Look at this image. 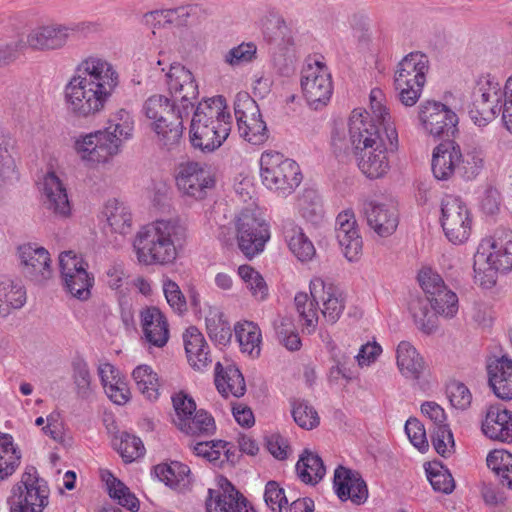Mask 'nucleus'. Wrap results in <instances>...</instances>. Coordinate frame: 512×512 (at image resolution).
Masks as SVG:
<instances>
[{
	"label": "nucleus",
	"mask_w": 512,
	"mask_h": 512,
	"mask_svg": "<svg viewBox=\"0 0 512 512\" xmlns=\"http://www.w3.org/2000/svg\"><path fill=\"white\" fill-rule=\"evenodd\" d=\"M165 77L173 102L164 95H152L144 102L143 112L152 120L158 145L170 151L180 142L183 119L194 108L199 91L193 74L179 63L171 64Z\"/></svg>",
	"instance_id": "obj_1"
},
{
	"label": "nucleus",
	"mask_w": 512,
	"mask_h": 512,
	"mask_svg": "<svg viewBox=\"0 0 512 512\" xmlns=\"http://www.w3.org/2000/svg\"><path fill=\"white\" fill-rule=\"evenodd\" d=\"M331 145L336 157L344 159L352 153L360 171L370 179H377L389 169L387 154L397 150L398 133L391 125L383 133L379 125L354 112L349 118L348 137L344 130L335 129Z\"/></svg>",
	"instance_id": "obj_2"
},
{
	"label": "nucleus",
	"mask_w": 512,
	"mask_h": 512,
	"mask_svg": "<svg viewBox=\"0 0 512 512\" xmlns=\"http://www.w3.org/2000/svg\"><path fill=\"white\" fill-rule=\"evenodd\" d=\"M119 83V73L108 60L96 55L83 59L64 88L68 113L79 119L95 116L104 109Z\"/></svg>",
	"instance_id": "obj_3"
},
{
	"label": "nucleus",
	"mask_w": 512,
	"mask_h": 512,
	"mask_svg": "<svg viewBox=\"0 0 512 512\" xmlns=\"http://www.w3.org/2000/svg\"><path fill=\"white\" fill-rule=\"evenodd\" d=\"M418 282L426 294V299H413L409 309L418 329L425 334H431L438 327L439 316L450 319L457 314L458 297L431 268L420 270Z\"/></svg>",
	"instance_id": "obj_4"
},
{
	"label": "nucleus",
	"mask_w": 512,
	"mask_h": 512,
	"mask_svg": "<svg viewBox=\"0 0 512 512\" xmlns=\"http://www.w3.org/2000/svg\"><path fill=\"white\" fill-rule=\"evenodd\" d=\"M134 121L130 113L119 110L108 127L89 134L80 135L75 141V150L89 166L108 163L120 152L124 140L132 137Z\"/></svg>",
	"instance_id": "obj_5"
},
{
	"label": "nucleus",
	"mask_w": 512,
	"mask_h": 512,
	"mask_svg": "<svg viewBox=\"0 0 512 512\" xmlns=\"http://www.w3.org/2000/svg\"><path fill=\"white\" fill-rule=\"evenodd\" d=\"M182 236L183 227L175 220H158L142 227L133 242L138 262L146 266L173 263Z\"/></svg>",
	"instance_id": "obj_6"
},
{
	"label": "nucleus",
	"mask_w": 512,
	"mask_h": 512,
	"mask_svg": "<svg viewBox=\"0 0 512 512\" xmlns=\"http://www.w3.org/2000/svg\"><path fill=\"white\" fill-rule=\"evenodd\" d=\"M222 96L209 98L197 105L190 125V142L203 152L218 149L231 131V115L225 112Z\"/></svg>",
	"instance_id": "obj_7"
},
{
	"label": "nucleus",
	"mask_w": 512,
	"mask_h": 512,
	"mask_svg": "<svg viewBox=\"0 0 512 512\" xmlns=\"http://www.w3.org/2000/svg\"><path fill=\"white\" fill-rule=\"evenodd\" d=\"M431 166L438 180H448L456 172L469 181L483 170L485 154L479 147H469L462 152L454 141H445L434 149Z\"/></svg>",
	"instance_id": "obj_8"
},
{
	"label": "nucleus",
	"mask_w": 512,
	"mask_h": 512,
	"mask_svg": "<svg viewBox=\"0 0 512 512\" xmlns=\"http://www.w3.org/2000/svg\"><path fill=\"white\" fill-rule=\"evenodd\" d=\"M475 280L481 286L491 287L496 282L497 272L512 269V232L485 239L474 255Z\"/></svg>",
	"instance_id": "obj_9"
},
{
	"label": "nucleus",
	"mask_w": 512,
	"mask_h": 512,
	"mask_svg": "<svg viewBox=\"0 0 512 512\" xmlns=\"http://www.w3.org/2000/svg\"><path fill=\"white\" fill-rule=\"evenodd\" d=\"M260 176L269 190L283 196L292 194L303 179L298 163L276 151L261 154Z\"/></svg>",
	"instance_id": "obj_10"
},
{
	"label": "nucleus",
	"mask_w": 512,
	"mask_h": 512,
	"mask_svg": "<svg viewBox=\"0 0 512 512\" xmlns=\"http://www.w3.org/2000/svg\"><path fill=\"white\" fill-rule=\"evenodd\" d=\"M428 69V57L419 51L409 53L398 63L394 86L403 105L411 107L417 103L426 83Z\"/></svg>",
	"instance_id": "obj_11"
},
{
	"label": "nucleus",
	"mask_w": 512,
	"mask_h": 512,
	"mask_svg": "<svg viewBox=\"0 0 512 512\" xmlns=\"http://www.w3.org/2000/svg\"><path fill=\"white\" fill-rule=\"evenodd\" d=\"M49 489L33 466L26 468L7 498L9 512H43L48 505Z\"/></svg>",
	"instance_id": "obj_12"
},
{
	"label": "nucleus",
	"mask_w": 512,
	"mask_h": 512,
	"mask_svg": "<svg viewBox=\"0 0 512 512\" xmlns=\"http://www.w3.org/2000/svg\"><path fill=\"white\" fill-rule=\"evenodd\" d=\"M234 114L240 136L253 145L265 143L269 137L257 102L247 93H237L234 100Z\"/></svg>",
	"instance_id": "obj_13"
},
{
	"label": "nucleus",
	"mask_w": 512,
	"mask_h": 512,
	"mask_svg": "<svg viewBox=\"0 0 512 512\" xmlns=\"http://www.w3.org/2000/svg\"><path fill=\"white\" fill-rule=\"evenodd\" d=\"M175 183L182 196L202 200L214 188L215 178L205 164L187 161L177 166Z\"/></svg>",
	"instance_id": "obj_14"
},
{
	"label": "nucleus",
	"mask_w": 512,
	"mask_h": 512,
	"mask_svg": "<svg viewBox=\"0 0 512 512\" xmlns=\"http://www.w3.org/2000/svg\"><path fill=\"white\" fill-rule=\"evenodd\" d=\"M96 27L90 22H82L71 25L50 24L39 26L30 31L27 35L26 44L33 50L49 51L62 48L69 36L82 33L85 34Z\"/></svg>",
	"instance_id": "obj_15"
},
{
	"label": "nucleus",
	"mask_w": 512,
	"mask_h": 512,
	"mask_svg": "<svg viewBox=\"0 0 512 512\" xmlns=\"http://www.w3.org/2000/svg\"><path fill=\"white\" fill-rule=\"evenodd\" d=\"M301 88L313 109L326 106L333 93L331 74L327 67L319 61L307 64L301 72Z\"/></svg>",
	"instance_id": "obj_16"
},
{
	"label": "nucleus",
	"mask_w": 512,
	"mask_h": 512,
	"mask_svg": "<svg viewBox=\"0 0 512 512\" xmlns=\"http://www.w3.org/2000/svg\"><path fill=\"white\" fill-rule=\"evenodd\" d=\"M418 119L425 132L434 137H450L457 132V114L440 101L421 102L418 106Z\"/></svg>",
	"instance_id": "obj_17"
},
{
	"label": "nucleus",
	"mask_w": 512,
	"mask_h": 512,
	"mask_svg": "<svg viewBox=\"0 0 512 512\" xmlns=\"http://www.w3.org/2000/svg\"><path fill=\"white\" fill-rule=\"evenodd\" d=\"M236 231L238 247L249 258L261 252L270 237L268 224L248 209L237 217Z\"/></svg>",
	"instance_id": "obj_18"
},
{
	"label": "nucleus",
	"mask_w": 512,
	"mask_h": 512,
	"mask_svg": "<svg viewBox=\"0 0 512 512\" xmlns=\"http://www.w3.org/2000/svg\"><path fill=\"white\" fill-rule=\"evenodd\" d=\"M441 225L450 242L459 244L468 239L471 218L467 206L460 198L446 195L442 199Z\"/></svg>",
	"instance_id": "obj_19"
},
{
	"label": "nucleus",
	"mask_w": 512,
	"mask_h": 512,
	"mask_svg": "<svg viewBox=\"0 0 512 512\" xmlns=\"http://www.w3.org/2000/svg\"><path fill=\"white\" fill-rule=\"evenodd\" d=\"M310 297L316 304L322 303L321 313L329 324L336 323L345 309L343 293L333 284H327L322 278L310 281Z\"/></svg>",
	"instance_id": "obj_20"
},
{
	"label": "nucleus",
	"mask_w": 512,
	"mask_h": 512,
	"mask_svg": "<svg viewBox=\"0 0 512 512\" xmlns=\"http://www.w3.org/2000/svg\"><path fill=\"white\" fill-rule=\"evenodd\" d=\"M363 213L367 225L381 237L392 235L398 227V210L392 201H367Z\"/></svg>",
	"instance_id": "obj_21"
},
{
	"label": "nucleus",
	"mask_w": 512,
	"mask_h": 512,
	"mask_svg": "<svg viewBox=\"0 0 512 512\" xmlns=\"http://www.w3.org/2000/svg\"><path fill=\"white\" fill-rule=\"evenodd\" d=\"M41 201L43 207L57 218L66 219L71 215V204L65 185L54 173L48 172L41 183Z\"/></svg>",
	"instance_id": "obj_22"
},
{
	"label": "nucleus",
	"mask_w": 512,
	"mask_h": 512,
	"mask_svg": "<svg viewBox=\"0 0 512 512\" xmlns=\"http://www.w3.org/2000/svg\"><path fill=\"white\" fill-rule=\"evenodd\" d=\"M18 253L23 273L32 281L40 284L51 277V259L45 248L27 243L19 246Z\"/></svg>",
	"instance_id": "obj_23"
},
{
	"label": "nucleus",
	"mask_w": 512,
	"mask_h": 512,
	"mask_svg": "<svg viewBox=\"0 0 512 512\" xmlns=\"http://www.w3.org/2000/svg\"><path fill=\"white\" fill-rule=\"evenodd\" d=\"M221 491L208 490V512H256L247 499L225 478L221 479Z\"/></svg>",
	"instance_id": "obj_24"
},
{
	"label": "nucleus",
	"mask_w": 512,
	"mask_h": 512,
	"mask_svg": "<svg viewBox=\"0 0 512 512\" xmlns=\"http://www.w3.org/2000/svg\"><path fill=\"white\" fill-rule=\"evenodd\" d=\"M488 88L479 87L473 92V101L469 109V115L478 126H484L495 119L502 110L500 103L501 93L496 86L487 84Z\"/></svg>",
	"instance_id": "obj_25"
},
{
	"label": "nucleus",
	"mask_w": 512,
	"mask_h": 512,
	"mask_svg": "<svg viewBox=\"0 0 512 512\" xmlns=\"http://www.w3.org/2000/svg\"><path fill=\"white\" fill-rule=\"evenodd\" d=\"M335 233L344 256L349 261L356 260L361 254L363 242L353 211L345 210L338 214Z\"/></svg>",
	"instance_id": "obj_26"
},
{
	"label": "nucleus",
	"mask_w": 512,
	"mask_h": 512,
	"mask_svg": "<svg viewBox=\"0 0 512 512\" xmlns=\"http://www.w3.org/2000/svg\"><path fill=\"white\" fill-rule=\"evenodd\" d=\"M334 489L337 496L346 501L350 499L359 505L368 498V488L365 481L358 473L352 472L343 466H339L334 473Z\"/></svg>",
	"instance_id": "obj_27"
},
{
	"label": "nucleus",
	"mask_w": 512,
	"mask_h": 512,
	"mask_svg": "<svg viewBox=\"0 0 512 512\" xmlns=\"http://www.w3.org/2000/svg\"><path fill=\"white\" fill-rule=\"evenodd\" d=\"M483 433L492 440L512 442V412L490 406L482 422Z\"/></svg>",
	"instance_id": "obj_28"
},
{
	"label": "nucleus",
	"mask_w": 512,
	"mask_h": 512,
	"mask_svg": "<svg viewBox=\"0 0 512 512\" xmlns=\"http://www.w3.org/2000/svg\"><path fill=\"white\" fill-rule=\"evenodd\" d=\"M489 386L502 400L512 399V360L507 357L495 359L487 366Z\"/></svg>",
	"instance_id": "obj_29"
},
{
	"label": "nucleus",
	"mask_w": 512,
	"mask_h": 512,
	"mask_svg": "<svg viewBox=\"0 0 512 512\" xmlns=\"http://www.w3.org/2000/svg\"><path fill=\"white\" fill-rule=\"evenodd\" d=\"M183 341L188 361L194 369L203 370L211 363L208 344L196 327L186 329Z\"/></svg>",
	"instance_id": "obj_30"
},
{
	"label": "nucleus",
	"mask_w": 512,
	"mask_h": 512,
	"mask_svg": "<svg viewBox=\"0 0 512 512\" xmlns=\"http://www.w3.org/2000/svg\"><path fill=\"white\" fill-rule=\"evenodd\" d=\"M142 329L146 340L157 347L164 346L169 338L166 318L156 307H150L141 313Z\"/></svg>",
	"instance_id": "obj_31"
},
{
	"label": "nucleus",
	"mask_w": 512,
	"mask_h": 512,
	"mask_svg": "<svg viewBox=\"0 0 512 512\" xmlns=\"http://www.w3.org/2000/svg\"><path fill=\"white\" fill-rule=\"evenodd\" d=\"M215 385L224 397L233 395L241 397L245 394L246 384L240 370L232 364L223 367L220 362L215 365Z\"/></svg>",
	"instance_id": "obj_32"
},
{
	"label": "nucleus",
	"mask_w": 512,
	"mask_h": 512,
	"mask_svg": "<svg viewBox=\"0 0 512 512\" xmlns=\"http://www.w3.org/2000/svg\"><path fill=\"white\" fill-rule=\"evenodd\" d=\"M283 235L293 255L301 262L311 261L316 255L312 241L305 235L303 229L293 221L283 225Z\"/></svg>",
	"instance_id": "obj_33"
},
{
	"label": "nucleus",
	"mask_w": 512,
	"mask_h": 512,
	"mask_svg": "<svg viewBox=\"0 0 512 512\" xmlns=\"http://www.w3.org/2000/svg\"><path fill=\"white\" fill-rule=\"evenodd\" d=\"M397 366L406 378L417 380L425 369L423 358L409 342L399 343L396 351Z\"/></svg>",
	"instance_id": "obj_34"
},
{
	"label": "nucleus",
	"mask_w": 512,
	"mask_h": 512,
	"mask_svg": "<svg viewBox=\"0 0 512 512\" xmlns=\"http://www.w3.org/2000/svg\"><path fill=\"white\" fill-rule=\"evenodd\" d=\"M296 471L302 482L315 485L323 479L325 466L318 454L305 449L296 464Z\"/></svg>",
	"instance_id": "obj_35"
},
{
	"label": "nucleus",
	"mask_w": 512,
	"mask_h": 512,
	"mask_svg": "<svg viewBox=\"0 0 512 512\" xmlns=\"http://www.w3.org/2000/svg\"><path fill=\"white\" fill-rule=\"evenodd\" d=\"M111 231L120 235L129 234L132 230V215L128 207L113 199L109 200L103 210Z\"/></svg>",
	"instance_id": "obj_36"
},
{
	"label": "nucleus",
	"mask_w": 512,
	"mask_h": 512,
	"mask_svg": "<svg viewBox=\"0 0 512 512\" xmlns=\"http://www.w3.org/2000/svg\"><path fill=\"white\" fill-rule=\"evenodd\" d=\"M154 473L160 481L173 488L182 489L191 483L190 468L178 461L171 462L169 465H156Z\"/></svg>",
	"instance_id": "obj_37"
},
{
	"label": "nucleus",
	"mask_w": 512,
	"mask_h": 512,
	"mask_svg": "<svg viewBox=\"0 0 512 512\" xmlns=\"http://www.w3.org/2000/svg\"><path fill=\"white\" fill-rule=\"evenodd\" d=\"M176 426L191 436H209L216 430L214 418L203 409L196 410L186 419L180 418V421H176Z\"/></svg>",
	"instance_id": "obj_38"
},
{
	"label": "nucleus",
	"mask_w": 512,
	"mask_h": 512,
	"mask_svg": "<svg viewBox=\"0 0 512 512\" xmlns=\"http://www.w3.org/2000/svg\"><path fill=\"white\" fill-rule=\"evenodd\" d=\"M25 303L23 286L10 279L0 280V316L7 317L13 309H20Z\"/></svg>",
	"instance_id": "obj_39"
},
{
	"label": "nucleus",
	"mask_w": 512,
	"mask_h": 512,
	"mask_svg": "<svg viewBox=\"0 0 512 512\" xmlns=\"http://www.w3.org/2000/svg\"><path fill=\"white\" fill-rule=\"evenodd\" d=\"M206 330L210 339L218 345H227L232 338V330L224 313L216 307H210L206 317Z\"/></svg>",
	"instance_id": "obj_40"
},
{
	"label": "nucleus",
	"mask_w": 512,
	"mask_h": 512,
	"mask_svg": "<svg viewBox=\"0 0 512 512\" xmlns=\"http://www.w3.org/2000/svg\"><path fill=\"white\" fill-rule=\"evenodd\" d=\"M234 331L243 352L251 356H258L260 354L262 335L257 324L251 321L237 323L234 327Z\"/></svg>",
	"instance_id": "obj_41"
},
{
	"label": "nucleus",
	"mask_w": 512,
	"mask_h": 512,
	"mask_svg": "<svg viewBox=\"0 0 512 512\" xmlns=\"http://www.w3.org/2000/svg\"><path fill=\"white\" fill-rule=\"evenodd\" d=\"M21 452L10 434H0V481L11 476L19 466Z\"/></svg>",
	"instance_id": "obj_42"
},
{
	"label": "nucleus",
	"mask_w": 512,
	"mask_h": 512,
	"mask_svg": "<svg viewBox=\"0 0 512 512\" xmlns=\"http://www.w3.org/2000/svg\"><path fill=\"white\" fill-rule=\"evenodd\" d=\"M132 377L141 394L151 401L158 399L160 384L157 374L150 366H137L132 372Z\"/></svg>",
	"instance_id": "obj_43"
},
{
	"label": "nucleus",
	"mask_w": 512,
	"mask_h": 512,
	"mask_svg": "<svg viewBox=\"0 0 512 512\" xmlns=\"http://www.w3.org/2000/svg\"><path fill=\"white\" fill-rule=\"evenodd\" d=\"M71 378L75 386V392L81 399H88L92 394V376L87 362L76 357L71 362Z\"/></svg>",
	"instance_id": "obj_44"
},
{
	"label": "nucleus",
	"mask_w": 512,
	"mask_h": 512,
	"mask_svg": "<svg viewBox=\"0 0 512 512\" xmlns=\"http://www.w3.org/2000/svg\"><path fill=\"white\" fill-rule=\"evenodd\" d=\"M113 446L126 463L135 461L145 453V447L141 439L127 432L115 436Z\"/></svg>",
	"instance_id": "obj_45"
},
{
	"label": "nucleus",
	"mask_w": 512,
	"mask_h": 512,
	"mask_svg": "<svg viewBox=\"0 0 512 512\" xmlns=\"http://www.w3.org/2000/svg\"><path fill=\"white\" fill-rule=\"evenodd\" d=\"M382 91L380 89H373L370 93V109L371 114L368 112H361L358 110H354V112L360 113L363 118L367 121H373L376 125H379L382 132L386 133V128L391 125L395 126L394 122L391 120V116L387 111L386 107L383 106L382 99Z\"/></svg>",
	"instance_id": "obj_46"
},
{
	"label": "nucleus",
	"mask_w": 512,
	"mask_h": 512,
	"mask_svg": "<svg viewBox=\"0 0 512 512\" xmlns=\"http://www.w3.org/2000/svg\"><path fill=\"white\" fill-rule=\"evenodd\" d=\"M106 484L111 498L116 499L118 504L127 508L131 512H136L139 509V500L131 493L129 488L114 477L111 473H107Z\"/></svg>",
	"instance_id": "obj_47"
},
{
	"label": "nucleus",
	"mask_w": 512,
	"mask_h": 512,
	"mask_svg": "<svg viewBox=\"0 0 512 512\" xmlns=\"http://www.w3.org/2000/svg\"><path fill=\"white\" fill-rule=\"evenodd\" d=\"M427 478L435 491L450 494L454 488L455 483L451 473L440 462L428 463L425 468Z\"/></svg>",
	"instance_id": "obj_48"
},
{
	"label": "nucleus",
	"mask_w": 512,
	"mask_h": 512,
	"mask_svg": "<svg viewBox=\"0 0 512 512\" xmlns=\"http://www.w3.org/2000/svg\"><path fill=\"white\" fill-rule=\"evenodd\" d=\"M294 303L301 320L304 321V330L308 334L313 333L318 323V304H316L313 298L310 299L307 293H297Z\"/></svg>",
	"instance_id": "obj_49"
},
{
	"label": "nucleus",
	"mask_w": 512,
	"mask_h": 512,
	"mask_svg": "<svg viewBox=\"0 0 512 512\" xmlns=\"http://www.w3.org/2000/svg\"><path fill=\"white\" fill-rule=\"evenodd\" d=\"M298 205L302 216L311 222H318L323 217L321 199L314 189H305L299 197Z\"/></svg>",
	"instance_id": "obj_50"
},
{
	"label": "nucleus",
	"mask_w": 512,
	"mask_h": 512,
	"mask_svg": "<svg viewBox=\"0 0 512 512\" xmlns=\"http://www.w3.org/2000/svg\"><path fill=\"white\" fill-rule=\"evenodd\" d=\"M274 328L280 343L289 351H297L302 343L293 321L288 317H282L274 322Z\"/></svg>",
	"instance_id": "obj_51"
},
{
	"label": "nucleus",
	"mask_w": 512,
	"mask_h": 512,
	"mask_svg": "<svg viewBox=\"0 0 512 512\" xmlns=\"http://www.w3.org/2000/svg\"><path fill=\"white\" fill-rule=\"evenodd\" d=\"M256 58V44L254 42H243L225 53L224 62L231 67H239L253 62Z\"/></svg>",
	"instance_id": "obj_52"
},
{
	"label": "nucleus",
	"mask_w": 512,
	"mask_h": 512,
	"mask_svg": "<svg viewBox=\"0 0 512 512\" xmlns=\"http://www.w3.org/2000/svg\"><path fill=\"white\" fill-rule=\"evenodd\" d=\"M292 416L301 428L311 430L319 425L318 413L307 401L295 400L292 403Z\"/></svg>",
	"instance_id": "obj_53"
},
{
	"label": "nucleus",
	"mask_w": 512,
	"mask_h": 512,
	"mask_svg": "<svg viewBox=\"0 0 512 512\" xmlns=\"http://www.w3.org/2000/svg\"><path fill=\"white\" fill-rule=\"evenodd\" d=\"M67 291L75 298L85 301L91 296L94 277L87 270H80L72 282H64Z\"/></svg>",
	"instance_id": "obj_54"
},
{
	"label": "nucleus",
	"mask_w": 512,
	"mask_h": 512,
	"mask_svg": "<svg viewBox=\"0 0 512 512\" xmlns=\"http://www.w3.org/2000/svg\"><path fill=\"white\" fill-rule=\"evenodd\" d=\"M61 276L64 282H72L80 270H87V263L72 251L62 252L59 256Z\"/></svg>",
	"instance_id": "obj_55"
},
{
	"label": "nucleus",
	"mask_w": 512,
	"mask_h": 512,
	"mask_svg": "<svg viewBox=\"0 0 512 512\" xmlns=\"http://www.w3.org/2000/svg\"><path fill=\"white\" fill-rule=\"evenodd\" d=\"M431 437L434 449L442 457H448L454 452V438L448 425L433 428Z\"/></svg>",
	"instance_id": "obj_56"
},
{
	"label": "nucleus",
	"mask_w": 512,
	"mask_h": 512,
	"mask_svg": "<svg viewBox=\"0 0 512 512\" xmlns=\"http://www.w3.org/2000/svg\"><path fill=\"white\" fill-rule=\"evenodd\" d=\"M264 500L272 512H284L288 499L284 489L275 481H269L265 486Z\"/></svg>",
	"instance_id": "obj_57"
},
{
	"label": "nucleus",
	"mask_w": 512,
	"mask_h": 512,
	"mask_svg": "<svg viewBox=\"0 0 512 512\" xmlns=\"http://www.w3.org/2000/svg\"><path fill=\"white\" fill-rule=\"evenodd\" d=\"M405 432L413 444L419 451L424 452L428 449V441L424 425L416 418H410L406 421Z\"/></svg>",
	"instance_id": "obj_58"
},
{
	"label": "nucleus",
	"mask_w": 512,
	"mask_h": 512,
	"mask_svg": "<svg viewBox=\"0 0 512 512\" xmlns=\"http://www.w3.org/2000/svg\"><path fill=\"white\" fill-rule=\"evenodd\" d=\"M447 395L451 405L457 409L464 410L468 408L472 401L469 389L459 382H453L448 386Z\"/></svg>",
	"instance_id": "obj_59"
},
{
	"label": "nucleus",
	"mask_w": 512,
	"mask_h": 512,
	"mask_svg": "<svg viewBox=\"0 0 512 512\" xmlns=\"http://www.w3.org/2000/svg\"><path fill=\"white\" fill-rule=\"evenodd\" d=\"M7 141L3 135L0 134V181L12 179L15 174V162L7 149Z\"/></svg>",
	"instance_id": "obj_60"
},
{
	"label": "nucleus",
	"mask_w": 512,
	"mask_h": 512,
	"mask_svg": "<svg viewBox=\"0 0 512 512\" xmlns=\"http://www.w3.org/2000/svg\"><path fill=\"white\" fill-rule=\"evenodd\" d=\"M172 402L176 412V418L174 419L175 424L176 421H180V418L186 419L196 411V403L194 399L184 392H179L173 396Z\"/></svg>",
	"instance_id": "obj_61"
},
{
	"label": "nucleus",
	"mask_w": 512,
	"mask_h": 512,
	"mask_svg": "<svg viewBox=\"0 0 512 512\" xmlns=\"http://www.w3.org/2000/svg\"><path fill=\"white\" fill-rule=\"evenodd\" d=\"M163 291L168 304L173 310L181 313L186 310V300L179 286L172 280H166L163 284Z\"/></svg>",
	"instance_id": "obj_62"
},
{
	"label": "nucleus",
	"mask_w": 512,
	"mask_h": 512,
	"mask_svg": "<svg viewBox=\"0 0 512 512\" xmlns=\"http://www.w3.org/2000/svg\"><path fill=\"white\" fill-rule=\"evenodd\" d=\"M421 411L433 422V428L441 427V425H448L446 423V414L444 409L436 402H424L421 405Z\"/></svg>",
	"instance_id": "obj_63"
},
{
	"label": "nucleus",
	"mask_w": 512,
	"mask_h": 512,
	"mask_svg": "<svg viewBox=\"0 0 512 512\" xmlns=\"http://www.w3.org/2000/svg\"><path fill=\"white\" fill-rule=\"evenodd\" d=\"M127 277L122 263L112 264L105 273L106 283L113 290L120 289Z\"/></svg>",
	"instance_id": "obj_64"
}]
</instances>
